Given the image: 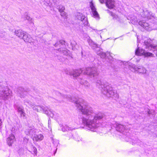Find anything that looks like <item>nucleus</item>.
<instances>
[{
  "mask_svg": "<svg viewBox=\"0 0 157 157\" xmlns=\"http://www.w3.org/2000/svg\"><path fill=\"white\" fill-rule=\"evenodd\" d=\"M105 5L109 9H113L115 6V1L114 0H109L105 2Z\"/></svg>",
  "mask_w": 157,
  "mask_h": 157,
  "instance_id": "1",
  "label": "nucleus"
},
{
  "mask_svg": "<svg viewBox=\"0 0 157 157\" xmlns=\"http://www.w3.org/2000/svg\"><path fill=\"white\" fill-rule=\"evenodd\" d=\"M145 50L143 49H140L139 48L135 50V54L138 56H143Z\"/></svg>",
  "mask_w": 157,
  "mask_h": 157,
  "instance_id": "2",
  "label": "nucleus"
},
{
  "mask_svg": "<svg viewBox=\"0 0 157 157\" xmlns=\"http://www.w3.org/2000/svg\"><path fill=\"white\" fill-rule=\"evenodd\" d=\"M7 142L9 146H11L15 140V136L13 135H11L7 139Z\"/></svg>",
  "mask_w": 157,
  "mask_h": 157,
  "instance_id": "3",
  "label": "nucleus"
},
{
  "mask_svg": "<svg viewBox=\"0 0 157 157\" xmlns=\"http://www.w3.org/2000/svg\"><path fill=\"white\" fill-rule=\"evenodd\" d=\"M22 38L25 42H30L31 41V37L26 33L24 34Z\"/></svg>",
  "mask_w": 157,
  "mask_h": 157,
  "instance_id": "4",
  "label": "nucleus"
},
{
  "mask_svg": "<svg viewBox=\"0 0 157 157\" xmlns=\"http://www.w3.org/2000/svg\"><path fill=\"white\" fill-rule=\"evenodd\" d=\"M25 32L19 29L15 31V34L18 37L22 38Z\"/></svg>",
  "mask_w": 157,
  "mask_h": 157,
  "instance_id": "5",
  "label": "nucleus"
},
{
  "mask_svg": "<svg viewBox=\"0 0 157 157\" xmlns=\"http://www.w3.org/2000/svg\"><path fill=\"white\" fill-rule=\"evenodd\" d=\"M139 24L144 29H148L149 28V25L146 22L143 21H140L139 22Z\"/></svg>",
  "mask_w": 157,
  "mask_h": 157,
  "instance_id": "6",
  "label": "nucleus"
},
{
  "mask_svg": "<svg viewBox=\"0 0 157 157\" xmlns=\"http://www.w3.org/2000/svg\"><path fill=\"white\" fill-rule=\"evenodd\" d=\"M82 122L86 125H89L93 123V121L91 120H89L85 118H83L82 119Z\"/></svg>",
  "mask_w": 157,
  "mask_h": 157,
  "instance_id": "7",
  "label": "nucleus"
},
{
  "mask_svg": "<svg viewBox=\"0 0 157 157\" xmlns=\"http://www.w3.org/2000/svg\"><path fill=\"white\" fill-rule=\"evenodd\" d=\"M143 56L146 57L149 56L152 57L153 56V54L151 52H145V51Z\"/></svg>",
  "mask_w": 157,
  "mask_h": 157,
  "instance_id": "8",
  "label": "nucleus"
},
{
  "mask_svg": "<svg viewBox=\"0 0 157 157\" xmlns=\"http://www.w3.org/2000/svg\"><path fill=\"white\" fill-rule=\"evenodd\" d=\"M92 12L94 17L98 18H99V15L97 12L96 10L93 11H92Z\"/></svg>",
  "mask_w": 157,
  "mask_h": 157,
  "instance_id": "9",
  "label": "nucleus"
},
{
  "mask_svg": "<svg viewBox=\"0 0 157 157\" xmlns=\"http://www.w3.org/2000/svg\"><path fill=\"white\" fill-rule=\"evenodd\" d=\"M18 112L20 113L21 115H23L24 116H25V113L24 112L23 109L20 107L18 108Z\"/></svg>",
  "mask_w": 157,
  "mask_h": 157,
  "instance_id": "10",
  "label": "nucleus"
},
{
  "mask_svg": "<svg viewBox=\"0 0 157 157\" xmlns=\"http://www.w3.org/2000/svg\"><path fill=\"white\" fill-rule=\"evenodd\" d=\"M109 13L110 15L113 17V19L117 20L118 18V16L113 13V12L110 11Z\"/></svg>",
  "mask_w": 157,
  "mask_h": 157,
  "instance_id": "11",
  "label": "nucleus"
},
{
  "mask_svg": "<svg viewBox=\"0 0 157 157\" xmlns=\"http://www.w3.org/2000/svg\"><path fill=\"white\" fill-rule=\"evenodd\" d=\"M61 17L64 19H66L67 18V15L65 12L60 13Z\"/></svg>",
  "mask_w": 157,
  "mask_h": 157,
  "instance_id": "12",
  "label": "nucleus"
},
{
  "mask_svg": "<svg viewBox=\"0 0 157 157\" xmlns=\"http://www.w3.org/2000/svg\"><path fill=\"white\" fill-rule=\"evenodd\" d=\"M65 7L63 6H59L58 8L59 11L60 13L65 12Z\"/></svg>",
  "mask_w": 157,
  "mask_h": 157,
  "instance_id": "13",
  "label": "nucleus"
},
{
  "mask_svg": "<svg viewBox=\"0 0 157 157\" xmlns=\"http://www.w3.org/2000/svg\"><path fill=\"white\" fill-rule=\"evenodd\" d=\"M81 109H80L81 111L84 114H87L88 113V109L85 110V109L82 108V107L81 106Z\"/></svg>",
  "mask_w": 157,
  "mask_h": 157,
  "instance_id": "14",
  "label": "nucleus"
},
{
  "mask_svg": "<svg viewBox=\"0 0 157 157\" xmlns=\"http://www.w3.org/2000/svg\"><path fill=\"white\" fill-rule=\"evenodd\" d=\"M90 7L91 10L92 11L94 10H96L94 6V4L92 2H90Z\"/></svg>",
  "mask_w": 157,
  "mask_h": 157,
  "instance_id": "15",
  "label": "nucleus"
},
{
  "mask_svg": "<svg viewBox=\"0 0 157 157\" xmlns=\"http://www.w3.org/2000/svg\"><path fill=\"white\" fill-rule=\"evenodd\" d=\"M31 152L32 154L36 155L37 153V149L35 147H34L32 149Z\"/></svg>",
  "mask_w": 157,
  "mask_h": 157,
  "instance_id": "16",
  "label": "nucleus"
},
{
  "mask_svg": "<svg viewBox=\"0 0 157 157\" xmlns=\"http://www.w3.org/2000/svg\"><path fill=\"white\" fill-rule=\"evenodd\" d=\"M145 45L148 47H151V48H154L151 44H150L147 41H145L144 42Z\"/></svg>",
  "mask_w": 157,
  "mask_h": 157,
  "instance_id": "17",
  "label": "nucleus"
},
{
  "mask_svg": "<svg viewBox=\"0 0 157 157\" xmlns=\"http://www.w3.org/2000/svg\"><path fill=\"white\" fill-rule=\"evenodd\" d=\"M37 138H38L36 140H42L43 138V136L41 134H39L37 136Z\"/></svg>",
  "mask_w": 157,
  "mask_h": 157,
  "instance_id": "18",
  "label": "nucleus"
},
{
  "mask_svg": "<svg viewBox=\"0 0 157 157\" xmlns=\"http://www.w3.org/2000/svg\"><path fill=\"white\" fill-rule=\"evenodd\" d=\"M78 70H76L75 71V72L76 73V74H74V75L75 76H79L80 75V73H78Z\"/></svg>",
  "mask_w": 157,
  "mask_h": 157,
  "instance_id": "19",
  "label": "nucleus"
},
{
  "mask_svg": "<svg viewBox=\"0 0 157 157\" xmlns=\"http://www.w3.org/2000/svg\"><path fill=\"white\" fill-rule=\"evenodd\" d=\"M85 22L83 23V25L84 26H85L86 25H87L88 23V22L86 20H85L84 21Z\"/></svg>",
  "mask_w": 157,
  "mask_h": 157,
  "instance_id": "20",
  "label": "nucleus"
},
{
  "mask_svg": "<svg viewBox=\"0 0 157 157\" xmlns=\"http://www.w3.org/2000/svg\"><path fill=\"white\" fill-rule=\"evenodd\" d=\"M107 92L108 93H109L110 94H112V93H113V92L112 91V90H107Z\"/></svg>",
  "mask_w": 157,
  "mask_h": 157,
  "instance_id": "21",
  "label": "nucleus"
},
{
  "mask_svg": "<svg viewBox=\"0 0 157 157\" xmlns=\"http://www.w3.org/2000/svg\"><path fill=\"white\" fill-rule=\"evenodd\" d=\"M2 124V122L1 120L0 119V126Z\"/></svg>",
  "mask_w": 157,
  "mask_h": 157,
  "instance_id": "22",
  "label": "nucleus"
},
{
  "mask_svg": "<svg viewBox=\"0 0 157 157\" xmlns=\"http://www.w3.org/2000/svg\"><path fill=\"white\" fill-rule=\"evenodd\" d=\"M82 17H83V19H84V16H82Z\"/></svg>",
  "mask_w": 157,
  "mask_h": 157,
  "instance_id": "23",
  "label": "nucleus"
}]
</instances>
